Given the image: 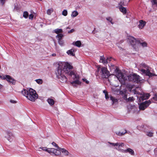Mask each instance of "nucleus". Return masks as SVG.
Returning a JSON list of instances; mask_svg holds the SVG:
<instances>
[{
    "instance_id": "f257e3e1",
    "label": "nucleus",
    "mask_w": 157,
    "mask_h": 157,
    "mask_svg": "<svg viewBox=\"0 0 157 157\" xmlns=\"http://www.w3.org/2000/svg\"><path fill=\"white\" fill-rule=\"evenodd\" d=\"M58 66L56 71V74L57 77L60 82H66L67 78L64 75V74H65L72 77L73 80H75L71 83L73 86H76L77 85L80 84L79 80V76L75 74L74 71L71 70L73 67L70 63L62 62L59 63Z\"/></svg>"
},
{
    "instance_id": "f03ea898",
    "label": "nucleus",
    "mask_w": 157,
    "mask_h": 157,
    "mask_svg": "<svg viewBox=\"0 0 157 157\" xmlns=\"http://www.w3.org/2000/svg\"><path fill=\"white\" fill-rule=\"evenodd\" d=\"M139 70L142 74H144L149 77L157 76L155 73L154 71L145 63H142L140 64Z\"/></svg>"
},
{
    "instance_id": "7ed1b4c3",
    "label": "nucleus",
    "mask_w": 157,
    "mask_h": 157,
    "mask_svg": "<svg viewBox=\"0 0 157 157\" xmlns=\"http://www.w3.org/2000/svg\"><path fill=\"white\" fill-rule=\"evenodd\" d=\"M21 93L28 100L32 101H34L38 98V95L36 91L32 88L28 90L24 89Z\"/></svg>"
},
{
    "instance_id": "20e7f679",
    "label": "nucleus",
    "mask_w": 157,
    "mask_h": 157,
    "mask_svg": "<svg viewBox=\"0 0 157 157\" xmlns=\"http://www.w3.org/2000/svg\"><path fill=\"white\" fill-rule=\"evenodd\" d=\"M115 73L116 76H115L114 77H117L120 82L121 83H124V82L127 79L128 77L125 76L117 68L115 70Z\"/></svg>"
},
{
    "instance_id": "39448f33",
    "label": "nucleus",
    "mask_w": 157,
    "mask_h": 157,
    "mask_svg": "<svg viewBox=\"0 0 157 157\" xmlns=\"http://www.w3.org/2000/svg\"><path fill=\"white\" fill-rule=\"evenodd\" d=\"M128 78L129 81L136 83L139 82L143 80L139 75L135 74L130 75L129 76H128Z\"/></svg>"
},
{
    "instance_id": "423d86ee",
    "label": "nucleus",
    "mask_w": 157,
    "mask_h": 157,
    "mask_svg": "<svg viewBox=\"0 0 157 157\" xmlns=\"http://www.w3.org/2000/svg\"><path fill=\"white\" fill-rule=\"evenodd\" d=\"M134 94L140 95V96H137V97L139 98L140 101L148 99L150 96L149 94H140L139 92H137L135 90H134Z\"/></svg>"
},
{
    "instance_id": "0eeeda50",
    "label": "nucleus",
    "mask_w": 157,
    "mask_h": 157,
    "mask_svg": "<svg viewBox=\"0 0 157 157\" xmlns=\"http://www.w3.org/2000/svg\"><path fill=\"white\" fill-rule=\"evenodd\" d=\"M150 128V126H147V125H141V126H137V128L138 130H143L145 132L146 134L149 136L151 137L153 136V133L151 131H148L147 130H146V128Z\"/></svg>"
},
{
    "instance_id": "6e6552de",
    "label": "nucleus",
    "mask_w": 157,
    "mask_h": 157,
    "mask_svg": "<svg viewBox=\"0 0 157 157\" xmlns=\"http://www.w3.org/2000/svg\"><path fill=\"white\" fill-rule=\"evenodd\" d=\"M128 40L133 47H134L135 46L140 43V41L138 39L135 38L131 36H127Z\"/></svg>"
},
{
    "instance_id": "1a4fd4ad",
    "label": "nucleus",
    "mask_w": 157,
    "mask_h": 157,
    "mask_svg": "<svg viewBox=\"0 0 157 157\" xmlns=\"http://www.w3.org/2000/svg\"><path fill=\"white\" fill-rule=\"evenodd\" d=\"M151 103L150 100L146 101L139 105V109L140 110H144Z\"/></svg>"
},
{
    "instance_id": "9d476101",
    "label": "nucleus",
    "mask_w": 157,
    "mask_h": 157,
    "mask_svg": "<svg viewBox=\"0 0 157 157\" xmlns=\"http://www.w3.org/2000/svg\"><path fill=\"white\" fill-rule=\"evenodd\" d=\"M101 75L103 78H107L109 76V72L107 68L103 67L101 69Z\"/></svg>"
},
{
    "instance_id": "9b49d317",
    "label": "nucleus",
    "mask_w": 157,
    "mask_h": 157,
    "mask_svg": "<svg viewBox=\"0 0 157 157\" xmlns=\"http://www.w3.org/2000/svg\"><path fill=\"white\" fill-rule=\"evenodd\" d=\"M13 137L14 135L13 133L10 131H6L4 134L5 138L10 142L12 141L13 138Z\"/></svg>"
},
{
    "instance_id": "f8f14e48",
    "label": "nucleus",
    "mask_w": 157,
    "mask_h": 157,
    "mask_svg": "<svg viewBox=\"0 0 157 157\" xmlns=\"http://www.w3.org/2000/svg\"><path fill=\"white\" fill-rule=\"evenodd\" d=\"M60 150L61 149L59 150L57 149H56L54 148H52L50 149L49 150L48 153L50 154L53 153L56 155H59L61 154Z\"/></svg>"
},
{
    "instance_id": "ddd939ff",
    "label": "nucleus",
    "mask_w": 157,
    "mask_h": 157,
    "mask_svg": "<svg viewBox=\"0 0 157 157\" xmlns=\"http://www.w3.org/2000/svg\"><path fill=\"white\" fill-rule=\"evenodd\" d=\"M6 80L8 82L13 85H14L16 83V81L14 79L9 75H6Z\"/></svg>"
},
{
    "instance_id": "4468645a",
    "label": "nucleus",
    "mask_w": 157,
    "mask_h": 157,
    "mask_svg": "<svg viewBox=\"0 0 157 157\" xmlns=\"http://www.w3.org/2000/svg\"><path fill=\"white\" fill-rule=\"evenodd\" d=\"M119 151L123 153H127L128 152L131 155H134V151L130 148H128L126 150H124L121 149H119Z\"/></svg>"
},
{
    "instance_id": "2eb2a0df",
    "label": "nucleus",
    "mask_w": 157,
    "mask_h": 157,
    "mask_svg": "<svg viewBox=\"0 0 157 157\" xmlns=\"http://www.w3.org/2000/svg\"><path fill=\"white\" fill-rule=\"evenodd\" d=\"M146 22L143 20H140L139 21V24L138 25L140 29H142L146 25Z\"/></svg>"
},
{
    "instance_id": "dca6fc26",
    "label": "nucleus",
    "mask_w": 157,
    "mask_h": 157,
    "mask_svg": "<svg viewBox=\"0 0 157 157\" xmlns=\"http://www.w3.org/2000/svg\"><path fill=\"white\" fill-rule=\"evenodd\" d=\"M109 59H105V58H104L103 56H101L100 57V62L104 64H106L108 63Z\"/></svg>"
},
{
    "instance_id": "f3484780",
    "label": "nucleus",
    "mask_w": 157,
    "mask_h": 157,
    "mask_svg": "<svg viewBox=\"0 0 157 157\" xmlns=\"http://www.w3.org/2000/svg\"><path fill=\"white\" fill-rule=\"evenodd\" d=\"M74 49H71L70 50L67 51V53L70 56H74L75 54L73 53Z\"/></svg>"
},
{
    "instance_id": "a211bd4d",
    "label": "nucleus",
    "mask_w": 157,
    "mask_h": 157,
    "mask_svg": "<svg viewBox=\"0 0 157 157\" xmlns=\"http://www.w3.org/2000/svg\"><path fill=\"white\" fill-rule=\"evenodd\" d=\"M73 45L80 47L81 46V43L80 41L78 40L76 42H74L72 43Z\"/></svg>"
},
{
    "instance_id": "6ab92c4d",
    "label": "nucleus",
    "mask_w": 157,
    "mask_h": 157,
    "mask_svg": "<svg viewBox=\"0 0 157 157\" xmlns=\"http://www.w3.org/2000/svg\"><path fill=\"white\" fill-rule=\"evenodd\" d=\"M110 99L112 101V104L113 105L115 103H116V102H117L118 100L116 98H115L113 97V96H110Z\"/></svg>"
},
{
    "instance_id": "aec40b11",
    "label": "nucleus",
    "mask_w": 157,
    "mask_h": 157,
    "mask_svg": "<svg viewBox=\"0 0 157 157\" xmlns=\"http://www.w3.org/2000/svg\"><path fill=\"white\" fill-rule=\"evenodd\" d=\"M60 152L61 151L65 155H69V152L68 151L64 148H61Z\"/></svg>"
},
{
    "instance_id": "412c9836",
    "label": "nucleus",
    "mask_w": 157,
    "mask_h": 157,
    "mask_svg": "<svg viewBox=\"0 0 157 157\" xmlns=\"http://www.w3.org/2000/svg\"><path fill=\"white\" fill-rule=\"evenodd\" d=\"M54 33L58 34H59V33H61L63 32V31L62 29H55L54 30Z\"/></svg>"
},
{
    "instance_id": "4be33fe9",
    "label": "nucleus",
    "mask_w": 157,
    "mask_h": 157,
    "mask_svg": "<svg viewBox=\"0 0 157 157\" xmlns=\"http://www.w3.org/2000/svg\"><path fill=\"white\" fill-rule=\"evenodd\" d=\"M63 37V35L62 33H59L56 36V38H57L58 40H62V38Z\"/></svg>"
},
{
    "instance_id": "5701e85b",
    "label": "nucleus",
    "mask_w": 157,
    "mask_h": 157,
    "mask_svg": "<svg viewBox=\"0 0 157 157\" xmlns=\"http://www.w3.org/2000/svg\"><path fill=\"white\" fill-rule=\"evenodd\" d=\"M120 10L121 12L124 14H125L126 13L127 11L126 9L122 6H120Z\"/></svg>"
},
{
    "instance_id": "b1692460",
    "label": "nucleus",
    "mask_w": 157,
    "mask_h": 157,
    "mask_svg": "<svg viewBox=\"0 0 157 157\" xmlns=\"http://www.w3.org/2000/svg\"><path fill=\"white\" fill-rule=\"evenodd\" d=\"M40 149L44 151H45L48 152H49V150H48L47 147H40L39 148V149L38 150L40 151H41Z\"/></svg>"
},
{
    "instance_id": "393cba45",
    "label": "nucleus",
    "mask_w": 157,
    "mask_h": 157,
    "mask_svg": "<svg viewBox=\"0 0 157 157\" xmlns=\"http://www.w3.org/2000/svg\"><path fill=\"white\" fill-rule=\"evenodd\" d=\"M47 101L48 103L51 105H53L54 103V100L52 99H48L47 100Z\"/></svg>"
},
{
    "instance_id": "a878e982",
    "label": "nucleus",
    "mask_w": 157,
    "mask_h": 157,
    "mask_svg": "<svg viewBox=\"0 0 157 157\" xmlns=\"http://www.w3.org/2000/svg\"><path fill=\"white\" fill-rule=\"evenodd\" d=\"M78 14V12L76 11H73L71 15V16L72 17H75L77 16Z\"/></svg>"
},
{
    "instance_id": "bb28decb",
    "label": "nucleus",
    "mask_w": 157,
    "mask_h": 157,
    "mask_svg": "<svg viewBox=\"0 0 157 157\" xmlns=\"http://www.w3.org/2000/svg\"><path fill=\"white\" fill-rule=\"evenodd\" d=\"M53 11V9L52 8L48 9L47 11V13L48 15H50L51 13Z\"/></svg>"
},
{
    "instance_id": "cd10ccee",
    "label": "nucleus",
    "mask_w": 157,
    "mask_h": 157,
    "mask_svg": "<svg viewBox=\"0 0 157 157\" xmlns=\"http://www.w3.org/2000/svg\"><path fill=\"white\" fill-rule=\"evenodd\" d=\"M127 131L126 130H124V131H123L122 132H118L117 134L118 135L120 136H122L123 135H124L125 133H126Z\"/></svg>"
},
{
    "instance_id": "c85d7f7f",
    "label": "nucleus",
    "mask_w": 157,
    "mask_h": 157,
    "mask_svg": "<svg viewBox=\"0 0 157 157\" xmlns=\"http://www.w3.org/2000/svg\"><path fill=\"white\" fill-rule=\"evenodd\" d=\"M107 21L110 22L112 24H113L114 23L113 22V19L110 17H108L106 18Z\"/></svg>"
},
{
    "instance_id": "c756f323",
    "label": "nucleus",
    "mask_w": 157,
    "mask_h": 157,
    "mask_svg": "<svg viewBox=\"0 0 157 157\" xmlns=\"http://www.w3.org/2000/svg\"><path fill=\"white\" fill-rule=\"evenodd\" d=\"M29 15L27 11H25L23 13V17L25 18H27Z\"/></svg>"
},
{
    "instance_id": "7c9ffc66",
    "label": "nucleus",
    "mask_w": 157,
    "mask_h": 157,
    "mask_svg": "<svg viewBox=\"0 0 157 157\" xmlns=\"http://www.w3.org/2000/svg\"><path fill=\"white\" fill-rule=\"evenodd\" d=\"M58 43L61 46H63L64 45V42L63 40H58Z\"/></svg>"
},
{
    "instance_id": "2f4dec72",
    "label": "nucleus",
    "mask_w": 157,
    "mask_h": 157,
    "mask_svg": "<svg viewBox=\"0 0 157 157\" xmlns=\"http://www.w3.org/2000/svg\"><path fill=\"white\" fill-rule=\"evenodd\" d=\"M126 100L127 101L132 102L134 100V98L133 97H129L128 98H126Z\"/></svg>"
},
{
    "instance_id": "473e14b6",
    "label": "nucleus",
    "mask_w": 157,
    "mask_h": 157,
    "mask_svg": "<svg viewBox=\"0 0 157 157\" xmlns=\"http://www.w3.org/2000/svg\"><path fill=\"white\" fill-rule=\"evenodd\" d=\"M36 82L39 84H41L43 83V81L41 79H38L35 80Z\"/></svg>"
},
{
    "instance_id": "72a5a7b5",
    "label": "nucleus",
    "mask_w": 157,
    "mask_h": 157,
    "mask_svg": "<svg viewBox=\"0 0 157 157\" xmlns=\"http://www.w3.org/2000/svg\"><path fill=\"white\" fill-rule=\"evenodd\" d=\"M52 144L55 147H57V149L59 150H60L61 149V148H60L58 145L54 142H53L52 143Z\"/></svg>"
},
{
    "instance_id": "f704fd0d",
    "label": "nucleus",
    "mask_w": 157,
    "mask_h": 157,
    "mask_svg": "<svg viewBox=\"0 0 157 157\" xmlns=\"http://www.w3.org/2000/svg\"><path fill=\"white\" fill-rule=\"evenodd\" d=\"M139 44H140L143 47H146L147 46V44L146 42H145L140 43H140Z\"/></svg>"
},
{
    "instance_id": "c9c22d12",
    "label": "nucleus",
    "mask_w": 157,
    "mask_h": 157,
    "mask_svg": "<svg viewBox=\"0 0 157 157\" xmlns=\"http://www.w3.org/2000/svg\"><path fill=\"white\" fill-rule=\"evenodd\" d=\"M62 14L64 16H66L67 14V11L66 10H63L62 12Z\"/></svg>"
},
{
    "instance_id": "e433bc0d",
    "label": "nucleus",
    "mask_w": 157,
    "mask_h": 157,
    "mask_svg": "<svg viewBox=\"0 0 157 157\" xmlns=\"http://www.w3.org/2000/svg\"><path fill=\"white\" fill-rule=\"evenodd\" d=\"M119 144L118 147H123L124 146V144L123 143H119Z\"/></svg>"
},
{
    "instance_id": "4c0bfd02",
    "label": "nucleus",
    "mask_w": 157,
    "mask_h": 157,
    "mask_svg": "<svg viewBox=\"0 0 157 157\" xmlns=\"http://www.w3.org/2000/svg\"><path fill=\"white\" fill-rule=\"evenodd\" d=\"M33 17L34 15L32 14H31L29 15V19L32 20L33 19Z\"/></svg>"
},
{
    "instance_id": "58836bf2",
    "label": "nucleus",
    "mask_w": 157,
    "mask_h": 157,
    "mask_svg": "<svg viewBox=\"0 0 157 157\" xmlns=\"http://www.w3.org/2000/svg\"><path fill=\"white\" fill-rule=\"evenodd\" d=\"M6 75L4 76H2L1 75L0 78L2 79H6Z\"/></svg>"
},
{
    "instance_id": "ea45409f",
    "label": "nucleus",
    "mask_w": 157,
    "mask_h": 157,
    "mask_svg": "<svg viewBox=\"0 0 157 157\" xmlns=\"http://www.w3.org/2000/svg\"><path fill=\"white\" fill-rule=\"evenodd\" d=\"M6 1V0H0V3H1L2 5H4Z\"/></svg>"
},
{
    "instance_id": "a19ab883",
    "label": "nucleus",
    "mask_w": 157,
    "mask_h": 157,
    "mask_svg": "<svg viewBox=\"0 0 157 157\" xmlns=\"http://www.w3.org/2000/svg\"><path fill=\"white\" fill-rule=\"evenodd\" d=\"M105 97L106 99H107L109 98L108 94L107 93H105Z\"/></svg>"
},
{
    "instance_id": "79ce46f5",
    "label": "nucleus",
    "mask_w": 157,
    "mask_h": 157,
    "mask_svg": "<svg viewBox=\"0 0 157 157\" xmlns=\"http://www.w3.org/2000/svg\"><path fill=\"white\" fill-rule=\"evenodd\" d=\"M155 157H157V148H155L154 150Z\"/></svg>"
},
{
    "instance_id": "37998d69",
    "label": "nucleus",
    "mask_w": 157,
    "mask_h": 157,
    "mask_svg": "<svg viewBox=\"0 0 157 157\" xmlns=\"http://www.w3.org/2000/svg\"><path fill=\"white\" fill-rule=\"evenodd\" d=\"M82 80L84 82H85L87 84H88L89 83V81L87 80V79L85 78L82 79Z\"/></svg>"
},
{
    "instance_id": "c03bdc74",
    "label": "nucleus",
    "mask_w": 157,
    "mask_h": 157,
    "mask_svg": "<svg viewBox=\"0 0 157 157\" xmlns=\"http://www.w3.org/2000/svg\"><path fill=\"white\" fill-rule=\"evenodd\" d=\"M154 4H156L157 5V0H152Z\"/></svg>"
},
{
    "instance_id": "a18cd8bd",
    "label": "nucleus",
    "mask_w": 157,
    "mask_h": 157,
    "mask_svg": "<svg viewBox=\"0 0 157 157\" xmlns=\"http://www.w3.org/2000/svg\"><path fill=\"white\" fill-rule=\"evenodd\" d=\"M153 98L155 100L157 101V95H155L154 97H153Z\"/></svg>"
},
{
    "instance_id": "49530a36",
    "label": "nucleus",
    "mask_w": 157,
    "mask_h": 157,
    "mask_svg": "<svg viewBox=\"0 0 157 157\" xmlns=\"http://www.w3.org/2000/svg\"><path fill=\"white\" fill-rule=\"evenodd\" d=\"M74 31H75V30L74 29H71V30L69 31H68V33H72V32H74Z\"/></svg>"
},
{
    "instance_id": "de8ad7c7",
    "label": "nucleus",
    "mask_w": 157,
    "mask_h": 157,
    "mask_svg": "<svg viewBox=\"0 0 157 157\" xmlns=\"http://www.w3.org/2000/svg\"><path fill=\"white\" fill-rule=\"evenodd\" d=\"M119 144L118 143H114V146H119Z\"/></svg>"
},
{
    "instance_id": "09e8293b",
    "label": "nucleus",
    "mask_w": 157,
    "mask_h": 157,
    "mask_svg": "<svg viewBox=\"0 0 157 157\" xmlns=\"http://www.w3.org/2000/svg\"><path fill=\"white\" fill-rule=\"evenodd\" d=\"M112 57H108L107 59H108V62H109L111 60V59H112Z\"/></svg>"
},
{
    "instance_id": "8fccbe9b",
    "label": "nucleus",
    "mask_w": 157,
    "mask_h": 157,
    "mask_svg": "<svg viewBox=\"0 0 157 157\" xmlns=\"http://www.w3.org/2000/svg\"><path fill=\"white\" fill-rule=\"evenodd\" d=\"M151 128V127H150V128H146V130H147L148 131H149Z\"/></svg>"
},
{
    "instance_id": "3c124183",
    "label": "nucleus",
    "mask_w": 157,
    "mask_h": 157,
    "mask_svg": "<svg viewBox=\"0 0 157 157\" xmlns=\"http://www.w3.org/2000/svg\"><path fill=\"white\" fill-rule=\"evenodd\" d=\"M3 87V86L0 84V90H1Z\"/></svg>"
},
{
    "instance_id": "603ef678",
    "label": "nucleus",
    "mask_w": 157,
    "mask_h": 157,
    "mask_svg": "<svg viewBox=\"0 0 157 157\" xmlns=\"http://www.w3.org/2000/svg\"><path fill=\"white\" fill-rule=\"evenodd\" d=\"M108 143L109 144H111V145H112L113 146H114V143H110V142H108Z\"/></svg>"
},
{
    "instance_id": "864d4df0",
    "label": "nucleus",
    "mask_w": 157,
    "mask_h": 157,
    "mask_svg": "<svg viewBox=\"0 0 157 157\" xmlns=\"http://www.w3.org/2000/svg\"><path fill=\"white\" fill-rule=\"evenodd\" d=\"M10 102L12 103H15V101L13 100H11Z\"/></svg>"
},
{
    "instance_id": "5fc2aeb1",
    "label": "nucleus",
    "mask_w": 157,
    "mask_h": 157,
    "mask_svg": "<svg viewBox=\"0 0 157 157\" xmlns=\"http://www.w3.org/2000/svg\"><path fill=\"white\" fill-rule=\"evenodd\" d=\"M124 98L125 99V100H126V98H127V96L126 95H124Z\"/></svg>"
},
{
    "instance_id": "6e6d98bb",
    "label": "nucleus",
    "mask_w": 157,
    "mask_h": 157,
    "mask_svg": "<svg viewBox=\"0 0 157 157\" xmlns=\"http://www.w3.org/2000/svg\"><path fill=\"white\" fill-rule=\"evenodd\" d=\"M52 56H56V54L55 53H54V54H53L52 55Z\"/></svg>"
},
{
    "instance_id": "4d7b16f0",
    "label": "nucleus",
    "mask_w": 157,
    "mask_h": 157,
    "mask_svg": "<svg viewBox=\"0 0 157 157\" xmlns=\"http://www.w3.org/2000/svg\"><path fill=\"white\" fill-rule=\"evenodd\" d=\"M103 93H105H105H107V92H106V91H105V90H104L103 91Z\"/></svg>"
},
{
    "instance_id": "13d9d810",
    "label": "nucleus",
    "mask_w": 157,
    "mask_h": 157,
    "mask_svg": "<svg viewBox=\"0 0 157 157\" xmlns=\"http://www.w3.org/2000/svg\"><path fill=\"white\" fill-rule=\"evenodd\" d=\"M67 29H69V28L68 27H67Z\"/></svg>"
}]
</instances>
